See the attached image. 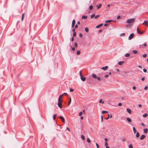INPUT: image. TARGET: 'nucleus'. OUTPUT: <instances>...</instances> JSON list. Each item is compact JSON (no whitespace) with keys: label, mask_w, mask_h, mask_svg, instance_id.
Here are the masks:
<instances>
[{"label":"nucleus","mask_w":148,"mask_h":148,"mask_svg":"<svg viewBox=\"0 0 148 148\" xmlns=\"http://www.w3.org/2000/svg\"><path fill=\"white\" fill-rule=\"evenodd\" d=\"M134 36V33H132L128 37L129 40H131V39H132L133 38Z\"/></svg>","instance_id":"2"},{"label":"nucleus","mask_w":148,"mask_h":148,"mask_svg":"<svg viewBox=\"0 0 148 148\" xmlns=\"http://www.w3.org/2000/svg\"><path fill=\"white\" fill-rule=\"evenodd\" d=\"M132 52L134 54H136L137 53V51L136 50H133Z\"/></svg>","instance_id":"26"},{"label":"nucleus","mask_w":148,"mask_h":148,"mask_svg":"<svg viewBox=\"0 0 148 148\" xmlns=\"http://www.w3.org/2000/svg\"><path fill=\"white\" fill-rule=\"evenodd\" d=\"M133 89H134V90H135L136 89V87L135 86H133Z\"/></svg>","instance_id":"57"},{"label":"nucleus","mask_w":148,"mask_h":148,"mask_svg":"<svg viewBox=\"0 0 148 148\" xmlns=\"http://www.w3.org/2000/svg\"><path fill=\"white\" fill-rule=\"evenodd\" d=\"M74 38L73 37H72L71 38V40L72 41H73L74 40Z\"/></svg>","instance_id":"60"},{"label":"nucleus","mask_w":148,"mask_h":148,"mask_svg":"<svg viewBox=\"0 0 148 148\" xmlns=\"http://www.w3.org/2000/svg\"><path fill=\"white\" fill-rule=\"evenodd\" d=\"M80 77H81V76H82V73H81V71H80Z\"/></svg>","instance_id":"55"},{"label":"nucleus","mask_w":148,"mask_h":148,"mask_svg":"<svg viewBox=\"0 0 148 148\" xmlns=\"http://www.w3.org/2000/svg\"><path fill=\"white\" fill-rule=\"evenodd\" d=\"M109 117H110V115L109 114H108V117L107 118H105V119L106 120H108L109 119Z\"/></svg>","instance_id":"47"},{"label":"nucleus","mask_w":148,"mask_h":148,"mask_svg":"<svg viewBox=\"0 0 148 148\" xmlns=\"http://www.w3.org/2000/svg\"><path fill=\"white\" fill-rule=\"evenodd\" d=\"M125 35V34L124 33H123L121 35V36H124Z\"/></svg>","instance_id":"56"},{"label":"nucleus","mask_w":148,"mask_h":148,"mask_svg":"<svg viewBox=\"0 0 148 148\" xmlns=\"http://www.w3.org/2000/svg\"><path fill=\"white\" fill-rule=\"evenodd\" d=\"M118 105L119 106H122V103H119Z\"/></svg>","instance_id":"53"},{"label":"nucleus","mask_w":148,"mask_h":148,"mask_svg":"<svg viewBox=\"0 0 148 148\" xmlns=\"http://www.w3.org/2000/svg\"><path fill=\"white\" fill-rule=\"evenodd\" d=\"M139 135H140V134H139V133L138 132H137L136 133V137L137 138H138L139 137Z\"/></svg>","instance_id":"21"},{"label":"nucleus","mask_w":148,"mask_h":148,"mask_svg":"<svg viewBox=\"0 0 148 148\" xmlns=\"http://www.w3.org/2000/svg\"><path fill=\"white\" fill-rule=\"evenodd\" d=\"M124 63V62L123 61H120V62H118V64H119L120 65H122Z\"/></svg>","instance_id":"16"},{"label":"nucleus","mask_w":148,"mask_h":148,"mask_svg":"<svg viewBox=\"0 0 148 148\" xmlns=\"http://www.w3.org/2000/svg\"><path fill=\"white\" fill-rule=\"evenodd\" d=\"M130 56V55L129 53H126L125 54V57H129Z\"/></svg>","instance_id":"25"},{"label":"nucleus","mask_w":148,"mask_h":148,"mask_svg":"<svg viewBox=\"0 0 148 148\" xmlns=\"http://www.w3.org/2000/svg\"><path fill=\"white\" fill-rule=\"evenodd\" d=\"M89 8L90 10H92L93 8V6L92 5H90Z\"/></svg>","instance_id":"23"},{"label":"nucleus","mask_w":148,"mask_h":148,"mask_svg":"<svg viewBox=\"0 0 148 148\" xmlns=\"http://www.w3.org/2000/svg\"><path fill=\"white\" fill-rule=\"evenodd\" d=\"M135 21V18H131L128 19L126 22L127 23H133Z\"/></svg>","instance_id":"1"},{"label":"nucleus","mask_w":148,"mask_h":148,"mask_svg":"<svg viewBox=\"0 0 148 148\" xmlns=\"http://www.w3.org/2000/svg\"><path fill=\"white\" fill-rule=\"evenodd\" d=\"M107 113V111H103L102 112V114H104V113Z\"/></svg>","instance_id":"40"},{"label":"nucleus","mask_w":148,"mask_h":148,"mask_svg":"<svg viewBox=\"0 0 148 148\" xmlns=\"http://www.w3.org/2000/svg\"><path fill=\"white\" fill-rule=\"evenodd\" d=\"M147 56V55L146 54H145L143 55V57L144 58L146 57Z\"/></svg>","instance_id":"48"},{"label":"nucleus","mask_w":148,"mask_h":148,"mask_svg":"<svg viewBox=\"0 0 148 148\" xmlns=\"http://www.w3.org/2000/svg\"><path fill=\"white\" fill-rule=\"evenodd\" d=\"M105 145L106 147L108 146V143L107 142L105 143Z\"/></svg>","instance_id":"46"},{"label":"nucleus","mask_w":148,"mask_h":148,"mask_svg":"<svg viewBox=\"0 0 148 148\" xmlns=\"http://www.w3.org/2000/svg\"><path fill=\"white\" fill-rule=\"evenodd\" d=\"M100 16V15H96L95 16V19H96V18H99Z\"/></svg>","instance_id":"28"},{"label":"nucleus","mask_w":148,"mask_h":148,"mask_svg":"<svg viewBox=\"0 0 148 148\" xmlns=\"http://www.w3.org/2000/svg\"><path fill=\"white\" fill-rule=\"evenodd\" d=\"M107 103L109 104H111V102L110 100H108L107 101Z\"/></svg>","instance_id":"37"},{"label":"nucleus","mask_w":148,"mask_h":148,"mask_svg":"<svg viewBox=\"0 0 148 148\" xmlns=\"http://www.w3.org/2000/svg\"><path fill=\"white\" fill-rule=\"evenodd\" d=\"M103 116L101 115V122H103Z\"/></svg>","instance_id":"34"},{"label":"nucleus","mask_w":148,"mask_h":148,"mask_svg":"<svg viewBox=\"0 0 148 148\" xmlns=\"http://www.w3.org/2000/svg\"><path fill=\"white\" fill-rule=\"evenodd\" d=\"M127 112L130 114H131V110L130 109H129V108H127Z\"/></svg>","instance_id":"7"},{"label":"nucleus","mask_w":148,"mask_h":148,"mask_svg":"<svg viewBox=\"0 0 148 148\" xmlns=\"http://www.w3.org/2000/svg\"><path fill=\"white\" fill-rule=\"evenodd\" d=\"M58 107L60 108H62V105L61 103H60V102H58Z\"/></svg>","instance_id":"9"},{"label":"nucleus","mask_w":148,"mask_h":148,"mask_svg":"<svg viewBox=\"0 0 148 148\" xmlns=\"http://www.w3.org/2000/svg\"><path fill=\"white\" fill-rule=\"evenodd\" d=\"M101 5H102V4L101 3L98 6V5H97V9H99V8H100L101 7Z\"/></svg>","instance_id":"18"},{"label":"nucleus","mask_w":148,"mask_h":148,"mask_svg":"<svg viewBox=\"0 0 148 148\" xmlns=\"http://www.w3.org/2000/svg\"><path fill=\"white\" fill-rule=\"evenodd\" d=\"M85 30L86 32H88V31H89L88 28L87 27H86L85 29Z\"/></svg>","instance_id":"22"},{"label":"nucleus","mask_w":148,"mask_h":148,"mask_svg":"<svg viewBox=\"0 0 148 148\" xmlns=\"http://www.w3.org/2000/svg\"><path fill=\"white\" fill-rule=\"evenodd\" d=\"M73 36H76V33L75 32H74L73 33Z\"/></svg>","instance_id":"49"},{"label":"nucleus","mask_w":148,"mask_h":148,"mask_svg":"<svg viewBox=\"0 0 148 148\" xmlns=\"http://www.w3.org/2000/svg\"><path fill=\"white\" fill-rule=\"evenodd\" d=\"M143 25H145L147 26H148V21H145L144 22L142 23Z\"/></svg>","instance_id":"3"},{"label":"nucleus","mask_w":148,"mask_h":148,"mask_svg":"<svg viewBox=\"0 0 148 148\" xmlns=\"http://www.w3.org/2000/svg\"><path fill=\"white\" fill-rule=\"evenodd\" d=\"M102 25H103V24H101L99 25H97L96 26V28H99V27H101Z\"/></svg>","instance_id":"15"},{"label":"nucleus","mask_w":148,"mask_h":148,"mask_svg":"<svg viewBox=\"0 0 148 148\" xmlns=\"http://www.w3.org/2000/svg\"><path fill=\"white\" fill-rule=\"evenodd\" d=\"M95 16V14H92L91 16V18H93Z\"/></svg>","instance_id":"42"},{"label":"nucleus","mask_w":148,"mask_h":148,"mask_svg":"<svg viewBox=\"0 0 148 148\" xmlns=\"http://www.w3.org/2000/svg\"><path fill=\"white\" fill-rule=\"evenodd\" d=\"M80 53V51L79 50L77 52V55H79Z\"/></svg>","instance_id":"31"},{"label":"nucleus","mask_w":148,"mask_h":148,"mask_svg":"<svg viewBox=\"0 0 148 148\" xmlns=\"http://www.w3.org/2000/svg\"><path fill=\"white\" fill-rule=\"evenodd\" d=\"M87 18V16L83 15L82 18L83 19H86Z\"/></svg>","instance_id":"13"},{"label":"nucleus","mask_w":148,"mask_h":148,"mask_svg":"<svg viewBox=\"0 0 148 148\" xmlns=\"http://www.w3.org/2000/svg\"><path fill=\"white\" fill-rule=\"evenodd\" d=\"M126 119L128 122H131V120L130 118H127Z\"/></svg>","instance_id":"17"},{"label":"nucleus","mask_w":148,"mask_h":148,"mask_svg":"<svg viewBox=\"0 0 148 148\" xmlns=\"http://www.w3.org/2000/svg\"><path fill=\"white\" fill-rule=\"evenodd\" d=\"M59 118L61 120V121H62L63 122H64V121H65L64 119V118L62 116H60L59 117Z\"/></svg>","instance_id":"8"},{"label":"nucleus","mask_w":148,"mask_h":148,"mask_svg":"<svg viewBox=\"0 0 148 148\" xmlns=\"http://www.w3.org/2000/svg\"><path fill=\"white\" fill-rule=\"evenodd\" d=\"M141 80H142V81H144V80H145V78H144V77H142V79H141Z\"/></svg>","instance_id":"62"},{"label":"nucleus","mask_w":148,"mask_h":148,"mask_svg":"<svg viewBox=\"0 0 148 148\" xmlns=\"http://www.w3.org/2000/svg\"><path fill=\"white\" fill-rule=\"evenodd\" d=\"M148 130L147 128H145L143 130V131L145 133H147L148 132Z\"/></svg>","instance_id":"14"},{"label":"nucleus","mask_w":148,"mask_h":148,"mask_svg":"<svg viewBox=\"0 0 148 148\" xmlns=\"http://www.w3.org/2000/svg\"><path fill=\"white\" fill-rule=\"evenodd\" d=\"M102 30L101 29H100L99 31V33H101V32H102Z\"/></svg>","instance_id":"64"},{"label":"nucleus","mask_w":148,"mask_h":148,"mask_svg":"<svg viewBox=\"0 0 148 148\" xmlns=\"http://www.w3.org/2000/svg\"><path fill=\"white\" fill-rule=\"evenodd\" d=\"M137 31L138 33L140 34H142L143 33V32H141L140 31L138 27H137Z\"/></svg>","instance_id":"4"},{"label":"nucleus","mask_w":148,"mask_h":148,"mask_svg":"<svg viewBox=\"0 0 148 148\" xmlns=\"http://www.w3.org/2000/svg\"><path fill=\"white\" fill-rule=\"evenodd\" d=\"M133 130L134 132V133H135L136 132V130L134 127H133Z\"/></svg>","instance_id":"20"},{"label":"nucleus","mask_w":148,"mask_h":148,"mask_svg":"<svg viewBox=\"0 0 148 148\" xmlns=\"http://www.w3.org/2000/svg\"><path fill=\"white\" fill-rule=\"evenodd\" d=\"M75 29L73 28L72 29V31L73 32H75Z\"/></svg>","instance_id":"63"},{"label":"nucleus","mask_w":148,"mask_h":148,"mask_svg":"<svg viewBox=\"0 0 148 148\" xmlns=\"http://www.w3.org/2000/svg\"><path fill=\"white\" fill-rule=\"evenodd\" d=\"M82 36V33L79 34V36L80 37H81Z\"/></svg>","instance_id":"51"},{"label":"nucleus","mask_w":148,"mask_h":148,"mask_svg":"<svg viewBox=\"0 0 148 148\" xmlns=\"http://www.w3.org/2000/svg\"><path fill=\"white\" fill-rule=\"evenodd\" d=\"M112 21L111 20H108L106 21V23L110 22H111Z\"/></svg>","instance_id":"38"},{"label":"nucleus","mask_w":148,"mask_h":148,"mask_svg":"<svg viewBox=\"0 0 148 148\" xmlns=\"http://www.w3.org/2000/svg\"><path fill=\"white\" fill-rule=\"evenodd\" d=\"M92 76L93 77V78L95 79L97 78V76L95 74L93 73L92 74Z\"/></svg>","instance_id":"11"},{"label":"nucleus","mask_w":148,"mask_h":148,"mask_svg":"<svg viewBox=\"0 0 148 148\" xmlns=\"http://www.w3.org/2000/svg\"><path fill=\"white\" fill-rule=\"evenodd\" d=\"M104 77L106 78H107L108 77V75H105Z\"/></svg>","instance_id":"54"},{"label":"nucleus","mask_w":148,"mask_h":148,"mask_svg":"<svg viewBox=\"0 0 148 148\" xmlns=\"http://www.w3.org/2000/svg\"><path fill=\"white\" fill-rule=\"evenodd\" d=\"M80 78L83 81H84L86 80V77H83L82 76H81Z\"/></svg>","instance_id":"6"},{"label":"nucleus","mask_w":148,"mask_h":148,"mask_svg":"<svg viewBox=\"0 0 148 148\" xmlns=\"http://www.w3.org/2000/svg\"><path fill=\"white\" fill-rule=\"evenodd\" d=\"M129 148H133L132 145L131 144H130L129 145Z\"/></svg>","instance_id":"35"},{"label":"nucleus","mask_w":148,"mask_h":148,"mask_svg":"<svg viewBox=\"0 0 148 148\" xmlns=\"http://www.w3.org/2000/svg\"><path fill=\"white\" fill-rule=\"evenodd\" d=\"M99 103H104V102L101 99L99 101Z\"/></svg>","instance_id":"30"},{"label":"nucleus","mask_w":148,"mask_h":148,"mask_svg":"<svg viewBox=\"0 0 148 148\" xmlns=\"http://www.w3.org/2000/svg\"><path fill=\"white\" fill-rule=\"evenodd\" d=\"M75 20H73L72 21V27H73L75 24Z\"/></svg>","instance_id":"5"},{"label":"nucleus","mask_w":148,"mask_h":148,"mask_svg":"<svg viewBox=\"0 0 148 148\" xmlns=\"http://www.w3.org/2000/svg\"><path fill=\"white\" fill-rule=\"evenodd\" d=\"M82 112H79V116H82Z\"/></svg>","instance_id":"41"},{"label":"nucleus","mask_w":148,"mask_h":148,"mask_svg":"<svg viewBox=\"0 0 148 148\" xmlns=\"http://www.w3.org/2000/svg\"><path fill=\"white\" fill-rule=\"evenodd\" d=\"M143 71L144 72L146 73L147 72V70L146 69H143Z\"/></svg>","instance_id":"44"},{"label":"nucleus","mask_w":148,"mask_h":148,"mask_svg":"<svg viewBox=\"0 0 148 148\" xmlns=\"http://www.w3.org/2000/svg\"><path fill=\"white\" fill-rule=\"evenodd\" d=\"M96 145L97 146V148L99 147V145L97 143H96Z\"/></svg>","instance_id":"52"},{"label":"nucleus","mask_w":148,"mask_h":148,"mask_svg":"<svg viewBox=\"0 0 148 148\" xmlns=\"http://www.w3.org/2000/svg\"><path fill=\"white\" fill-rule=\"evenodd\" d=\"M148 89V87L147 86H146L144 88V89L145 90H147Z\"/></svg>","instance_id":"50"},{"label":"nucleus","mask_w":148,"mask_h":148,"mask_svg":"<svg viewBox=\"0 0 148 148\" xmlns=\"http://www.w3.org/2000/svg\"><path fill=\"white\" fill-rule=\"evenodd\" d=\"M74 91V90L72 88H71L70 89V92H72Z\"/></svg>","instance_id":"45"},{"label":"nucleus","mask_w":148,"mask_h":148,"mask_svg":"<svg viewBox=\"0 0 148 148\" xmlns=\"http://www.w3.org/2000/svg\"><path fill=\"white\" fill-rule=\"evenodd\" d=\"M61 97H60V96L59 99H58V102H60V103H61L62 102V101L61 100H60V98Z\"/></svg>","instance_id":"27"},{"label":"nucleus","mask_w":148,"mask_h":148,"mask_svg":"<svg viewBox=\"0 0 148 148\" xmlns=\"http://www.w3.org/2000/svg\"><path fill=\"white\" fill-rule=\"evenodd\" d=\"M97 78L99 81H101V79L99 77H97Z\"/></svg>","instance_id":"32"},{"label":"nucleus","mask_w":148,"mask_h":148,"mask_svg":"<svg viewBox=\"0 0 148 148\" xmlns=\"http://www.w3.org/2000/svg\"><path fill=\"white\" fill-rule=\"evenodd\" d=\"M87 142H88V143H90L91 142V141H90V139L88 138H87Z\"/></svg>","instance_id":"36"},{"label":"nucleus","mask_w":148,"mask_h":148,"mask_svg":"<svg viewBox=\"0 0 148 148\" xmlns=\"http://www.w3.org/2000/svg\"><path fill=\"white\" fill-rule=\"evenodd\" d=\"M64 95H67V94L66 93H64L60 96V97L63 96Z\"/></svg>","instance_id":"33"},{"label":"nucleus","mask_w":148,"mask_h":148,"mask_svg":"<svg viewBox=\"0 0 148 148\" xmlns=\"http://www.w3.org/2000/svg\"><path fill=\"white\" fill-rule=\"evenodd\" d=\"M56 116H57V115L56 114H55L53 115V119L54 120H55Z\"/></svg>","instance_id":"19"},{"label":"nucleus","mask_w":148,"mask_h":148,"mask_svg":"<svg viewBox=\"0 0 148 148\" xmlns=\"http://www.w3.org/2000/svg\"><path fill=\"white\" fill-rule=\"evenodd\" d=\"M75 47H77L78 46V45L77 43L76 42H75Z\"/></svg>","instance_id":"43"},{"label":"nucleus","mask_w":148,"mask_h":148,"mask_svg":"<svg viewBox=\"0 0 148 148\" xmlns=\"http://www.w3.org/2000/svg\"><path fill=\"white\" fill-rule=\"evenodd\" d=\"M145 135H141V137L140 138V139L141 140H143L145 138Z\"/></svg>","instance_id":"10"},{"label":"nucleus","mask_w":148,"mask_h":148,"mask_svg":"<svg viewBox=\"0 0 148 148\" xmlns=\"http://www.w3.org/2000/svg\"><path fill=\"white\" fill-rule=\"evenodd\" d=\"M120 18V16H118L117 18V19H119Z\"/></svg>","instance_id":"58"},{"label":"nucleus","mask_w":148,"mask_h":148,"mask_svg":"<svg viewBox=\"0 0 148 148\" xmlns=\"http://www.w3.org/2000/svg\"><path fill=\"white\" fill-rule=\"evenodd\" d=\"M81 137L82 139L83 140H84L85 139V136L83 135H82L81 136Z\"/></svg>","instance_id":"29"},{"label":"nucleus","mask_w":148,"mask_h":148,"mask_svg":"<svg viewBox=\"0 0 148 148\" xmlns=\"http://www.w3.org/2000/svg\"><path fill=\"white\" fill-rule=\"evenodd\" d=\"M72 50L73 51H74L75 50V48L74 47H72Z\"/></svg>","instance_id":"61"},{"label":"nucleus","mask_w":148,"mask_h":148,"mask_svg":"<svg viewBox=\"0 0 148 148\" xmlns=\"http://www.w3.org/2000/svg\"><path fill=\"white\" fill-rule=\"evenodd\" d=\"M71 102V98L70 97V100L69 101V103H68L69 105L70 104Z\"/></svg>","instance_id":"39"},{"label":"nucleus","mask_w":148,"mask_h":148,"mask_svg":"<svg viewBox=\"0 0 148 148\" xmlns=\"http://www.w3.org/2000/svg\"><path fill=\"white\" fill-rule=\"evenodd\" d=\"M147 115L148 114L147 113H145L143 115V116L144 117H146L147 116Z\"/></svg>","instance_id":"24"},{"label":"nucleus","mask_w":148,"mask_h":148,"mask_svg":"<svg viewBox=\"0 0 148 148\" xmlns=\"http://www.w3.org/2000/svg\"><path fill=\"white\" fill-rule=\"evenodd\" d=\"M108 68V66H106L105 67H102L101 69H102L103 70H106Z\"/></svg>","instance_id":"12"},{"label":"nucleus","mask_w":148,"mask_h":148,"mask_svg":"<svg viewBox=\"0 0 148 148\" xmlns=\"http://www.w3.org/2000/svg\"><path fill=\"white\" fill-rule=\"evenodd\" d=\"M108 25V24L107 23H106L104 25V26L106 27Z\"/></svg>","instance_id":"59"}]
</instances>
